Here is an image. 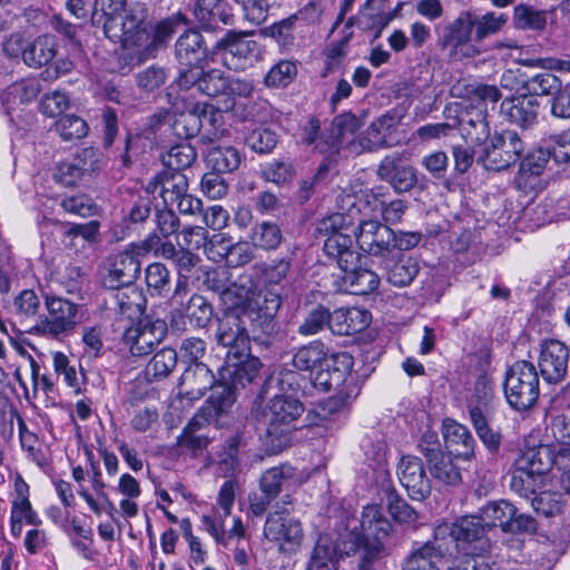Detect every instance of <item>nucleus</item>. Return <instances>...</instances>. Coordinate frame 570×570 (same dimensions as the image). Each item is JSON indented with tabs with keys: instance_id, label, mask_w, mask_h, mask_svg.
I'll return each mask as SVG.
<instances>
[{
	"instance_id": "3",
	"label": "nucleus",
	"mask_w": 570,
	"mask_h": 570,
	"mask_svg": "<svg viewBox=\"0 0 570 570\" xmlns=\"http://www.w3.org/2000/svg\"><path fill=\"white\" fill-rule=\"evenodd\" d=\"M159 243V236L150 235L140 244H130L124 252L109 256L101 274L102 285L109 289L131 286L140 274L139 255L156 249Z\"/></svg>"
},
{
	"instance_id": "45",
	"label": "nucleus",
	"mask_w": 570,
	"mask_h": 570,
	"mask_svg": "<svg viewBox=\"0 0 570 570\" xmlns=\"http://www.w3.org/2000/svg\"><path fill=\"white\" fill-rule=\"evenodd\" d=\"M517 508L505 500L491 502L481 510V518L485 527H500L504 532L511 527V520Z\"/></svg>"
},
{
	"instance_id": "27",
	"label": "nucleus",
	"mask_w": 570,
	"mask_h": 570,
	"mask_svg": "<svg viewBox=\"0 0 570 570\" xmlns=\"http://www.w3.org/2000/svg\"><path fill=\"white\" fill-rule=\"evenodd\" d=\"M303 473H298L289 464H281L264 471L259 478V491L268 493L275 499L285 488L298 487L305 482Z\"/></svg>"
},
{
	"instance_id": "42",
	"label": "nucleus",
	"mask_w": 570,
	"mask_h": 570,
	"mask_svg": "<svg viewBox=\"0 0 570 570\" xmlns=\"http://www.w3.org/2000/svg\"><path fill=\"white\" fill-rule=\"evenodd\" d=\"M320 14V7L314 2H309L295 14L272 24L269 29L263 30L262 36H285V33L293 30V26L296 22L314 23L318 20Z\"/></svg>"
},
{
	"instance_id": "46",
	"label": "nucleus",
	"mask_w": 570,
	"mask_h": 570,
	"mask_svg": "<svg viewBox=\"0 0 570 570\" xmlns=\"http://www.w3.org/2000/svg\"><path fill=\"white\" fill-rule=\"evenodd\" d=\"M40 92V83L36 79H22L10 85L2 94L1 101L8 108L18 104L35 100Z\"/></svg>"
},
{
	"instance_id": "44",
	"label": "nucleus",
	"mask_w": 570,
	"mask_h": 570,
	"mask_svg": "<svg viewBox=\"0 0 570 570\" xmlns=\"http://www.w3.org/2000/svg\"><path fill=\"white\" fill-rule=\"evenodd\" d=\"M549 12L533 6L520 3L513 10V23L519 30L542 31L548 23Z\"/></svg>"
},
{
	"instance_id": "49",
	"label": "nucleus",
	"mask_w": 570,
	"mask_h": 570,
	"mask_svg": "<svg viewBox=\"0 0 570 570\" xmlns=\"http://www.w3.org/2000/svg\"><path fill=\"white\" fill-rule=\"evenodd\" d=\"M196 159L194 147L187 142L177 144L161 154V161L166 170L181 171L189 167Z\"/></svg>"
},
{
	"instance_id": "64",
	"label": "nucleus",
	"mask_w": 570,
	"mask_h": 570,
	"mask_svg": "<svg viewBox=\"0 0 570 570\" xmlns=\"http://www.w3.org/2000/svg\"><path fill=\"white\" fill-rule=\"evenodd\" d=\"M335 552L331 544L318 541L314 548L308 570H336Z\"/></svg>"
},
{
	"instance_id": "19",
	"label": "nucleus",
	"mask_w": 570,
	"mask_h": 570,
	"mask_svg": "<svg viewBox=\"0 0 570 570\" xmlns=\"http://www.w3.org/2000/svg\"><path fill=\"white\" fill-rule=\"evenodd\" d=\"M360 248L372 255L385 257L393 250L394 232L377 220H363L355 230Z\"/></svg>"
},
{
	"instance_id": "36",
	"label": "nucleus",
	"mask_w": 570,
	"mask_h": 570,
	"mask_svg": "<svg viewBox=\"0 0 570 570\" xmlns=\"http://www.w3.org/2000/svg\"><path fill=\"white\" fill-rule=\"evenodd\" d=\"M360 128V121L353 114H343L335 117L330 134L331 140H326V147L322 144L317 145L320 153L333 156L338 153L341 144L346 139L347 135H354Z\"/></svg>"
},
{
	"instance_id": "11",
	"label": "nucleus",
	"mask_w": 570,
	"mask_h": 570,
	"mask_svg": "<svg viewBox=\"0 0 570 570\" xmlns=\"http://www.w3.org/2000/svg\"><path fill=\"white\" fill-rule=\"evenodd\" d=\"M523 149L520 136L513 130H505L494 135L484 146L480 161L488 170H504L520 159Z\"/></svg>"
},
{
	"instance_id": "58",
	"label": "nucleus",
	"mask_w": 570,
	"mask_h": 570,
	"mask_svg": "<svg viewBox=\"0 0 570 570\" xmlns=\"http://www.w3.org/2000/svg\"><path fill=\"white\" fill-rule=\"evenodd\" d=\"M297 75L295 62L289 60H281L273 66L265 76V83L268 87H286Z\"/></svg>"
},
{
	"instance_id": "7",
	"label": "nucleus",
	"mask_w": 570,
	"mask_h": 570,
	"mask_svg": "<svg viewBox=\"0 0 570 570\" xmlns=\"http://www.w3.org/2000/svg\"><path fill=\"white\" fill-rule=\"evenodd\" d=\"M504 395L511 407L522 411L531 407L539 397V376L528 361L515 362L507 372Z\"/></svg>"
},
{
	"instance_id": "54",
	"label": "nucleus",
	"mask_w": 570,
	"mask_h": 570,
	"mask_svg": "<svg viewBox=\"0 0 570 570\" xmlns=\"http://www.w3.org/2000/svg\"><path fill=\"white\" fill-rule=\"evenodd\" d=\"M183 312L194 326L200 328L207 325L213 315L210 304L207 303L205 297L197 294L188 299L187 304L183 307Z\"/></svg>"
},
{
	"instance_id": "26",
	"label": "nucleus",
	"mask_w": 570,
	"mask_h": 570,
	"mask_svg": "<svg viewBox=\"0 0 570 570\" xmlns=\"http://www.w3.org/2000/svg\"><path fill=\"white\" fill-rule=\"evenodd\" d=\"M451 558L444 549L439 548L435 537L420 548L413 550L403 566V570H449Z\"/></svg>"
},
{
	"instance_id": "8",
	"label": "nucleus",
	"mask_w": 570,
	"mask_h": 570,
	"mask_svg": "<svg viewBox=\"0 0 570 570\" xmlns=\"http://www.w3.org/2000/svg\"><path fill=\"white\" fill-rule=\"evenodd\" d=\"M303 412V404L292 394L274 393L271 396L265 419L267 421L266 434L273 446L281 448L287 443V434L292 424Z\"/></svg>"
},
{
	"instance_id": "28",
	"label": "nucleus",
	"mask_w": 570,
	"mask_h": 570,
	"mask_svg": "<svg viewBox=\"0 0 570 570\" xmlns=\"http://www.w3.org/2000/svg\"><path fill=\"white\" fill-rule=\"evenodd\" d=\"M215 376L204 363L188 366L180 377L179 393L188 400H198L209 389H216Z\"/></svg>"
},
{
	"instance_id": "6",
	"label": "nucleus",
	"mask_w": 570,
	"mask_h": 570,
	"mask_svg": "<svg viewBox=\"0 0 570 570\" xmlns=\"http://www.w3.org/2000/svg\"><path fill=\"white\" fill-rule=\"evenodd\" d=\"M353 357L346 352L333 353L327 362L320 366L313 384L315 387L327 392L345 394L347 399H355L360 393V386L352 375Z\"/></svg>"
},
{
	"instance_id": "21",
	"label": "nucleus",
	"mask_w": 570,
	"mask_h": 570,
	"mask_svg": "<svg viewBox=\"0 0 570 570\" xmlns=\"http://www.w3.org/2000/svg\"><path fill=\"white\" fill-rule=\"evenodd\" d=\"M261 367L262 362L259 358L252 356L250 353L245 357H234L233 360L226 357L225 365L219 371L222 383L217 384L215 390L226 386L234 396L233 389L244 387L246 384L252 383L259 373Z\"/></svg>"
},
{
	"instance_id": "9",
	"label": "nucleus",
	"mask_w": 570,
	"mask_h": 570,
	"mask_svg": "<svg viewBox=\"0 0 570 570\" xmlns=\"http://www.w3.org/2000/svg\"><path fill=\"white\" fill-rule=\"evenodd\" d=\"M217 343L227 348L226 357H245L250 352V338L246 327V313L239 307L226 308L218 318Z\"/></svg>"
},
{
	"instance_id": "16",
	"label": "nucleus",
	"mask_w": 570,
	"mask_h": 570,
	"mask_svg": "<svg viewBox=\"0 0 570 570\" xmlns=\"http://www.w3.org/2000/svg\"><path fill=\"white\" fill-rule=\"evenodd\" d=\"M376 175L397 194L410 191L417 183L416 169L400 153L386 155L380 161Z\"/></svg>"
},
{
	"instance_id": "18",
	"label": "nucleus",
	"mask_w": 570,
	"mask_h": 570,
	"mask_svg": "<svg viewBox=\"0 0 570 570\" xmlns=\"http://www.w3.org/2000/svg\"><path fill=\"white\" fill-rule=\"evenodd\" d=\"M451 96L466 101V111L488 115L489 107L494 108L501 99V91L494 85L459 80L451 87Z\"/></svg>"
},
{
	"instance_id": "2",
	"label": "nucleus",
	"mask_w": 570,
	"mask_h": 570,
	"mask_svg": "<svg viewBox=\"0 0 570 570\" xmlns=\"http://www.w3.org/2000/svg\"><path fill=\"white\" fill-rule=\"evenodd\" d=\"M227 4L224 0H197L194 14L199 23L200 31L218 32V22L225 26H232L234 16L226 11ZM188 32L198 33L199 30L188 28V20L185 14L178 12L169 18L158 21L155 26L154 36H171L180 33L186 36Z\"/></svg>"
},
{
	"instance_id": "57",
	"label": "nucleus",
	"mask_w": 570,
	"mask_h": 570,
	"mask_svg": "<svg viewBox=\"0 0 570 570\" xmlns=\"http://www.w3.org/2000/svg\"><path fill=\"white\" fill-rule=\"evenodd\" d=\"M227 78L220 70L213 69L208 72L200 71L197 89L208 97H225Z\"/></svg>"
},
{
	"instance_id": "15",
	"label": "nucleus",
	"mask_w": 570,
	"mask_h": 570,
	"mask_svg": "<svg viewBox=\"0 0 570 570\" xmlns=\"http://www.w3.org/2000/svg\"><path fill=\"white\" fill-rule=\"evenodd\" d=\"M264 535L267 540L277 543L279 550L295 551L302 543L304 532L298 520L276 510L266 518Z\"/></svg>"
},
{
	"instance_id": "14",
	"label": "nucleus",
	"mask_w": 570,
	"mask_h": 570,
	"mask_svg": "<svg viewBox=\"0 0 570 570\" xmlns=\"http://www.w3.org/2000/svg\"><path fill=\"white\" fill-rule=\"evenodd\" d=\"M550 157L560 164L570 161V128L551 135L547 149L540 148L528 154L520 164V171L523 175L538 176L546 168Z\"/></svg>"
},
{
	"instance_id": "48",
	"label": "nucleus",
	"mask_w": 570,
	"mask_h": 570,
	"mask_svg": "<svg viewBox=\"0 0 570 570\" xmlns=\"http://www.w3.org/2000/svg\"><path fill=\"white\" fill-rule=\"evenodd\" d=\"M242 161L239 151L234 147H214L207 154V163L215 173H232Z\"/></svg>"
},
{
	"instance_id": "23",
	"label": "nucleus",
	"mask_w": 570,
	"mask_h": 570,
	"mask_svg": "<svg viewBox=\"0 0 570 570\" xmlns=\"http://www.w3.org/2000/svg\"><path fill=\"white\" fill-rule=\"evenodd\" d=\"M234 402L235 397L226 386L214 390L206 404L198 410L184 430L202 433L210 422L224 414Z\"/></svg>"
},
{
	"instance_id": "31",
	"label": "nucleus",
	"mask_w": 570,
	"mask_h": 570,
	"mask_svg": "<svg viewBox=\"0 0 570 570\" xmlns=\"http://www.w3.org/2000/svg\"><path fill=\"white\" fill-rule=\"evenodd\" d=\"M187 189L188 180L181 171L164 170L147 185V193L158 191L166 207L174 205Z\"/></svg>"
},
{
	"instance_id": "22",
	"label": "nucleus",
	"mask_w": 570,
	"mask_h": 570,
	"mask_svg": "<svg viewBox=\"0 0 570 570\" xmlns=\"http://www.w3.org/2000/svg\"><path fill=\"white\" fill-rule=\"evenodd\" d=\"M361 254L357 252V258L353 263L335 261L343 275L338 288L353 295H366L374 292L380 284V277L367 268L360 267Z\"/></svg>"
},
{
	"instance_id": "51",
	"label": "nucleus",
	"mask_w": 570,
	"mask_h": 570,
	"mask_svg": "<svg viewBox=\"0 0 570 570\" xmlns=\"http://www.w3.org/2000/svg\"><path fill=\"white\" fill-rule=\"evenodd\" d=\"M465 117L466 119H463V130L466 139L478 145L487 142L491 132L488 115L466 111Z\"/></svg>"
},
{
	"instance_id": "55",
	"label": "nucleus",
	"mask_w": 570,
	"mask_h": 570,
	"mask_svg": "<svg viewBox=\"0 0 570 570\" xmlns=\"http://www.w3.org/2000/svg\"><path fill=\"white\" fill-rule=\"evenodd\" d=\"M332 313L324 307L317 306L313 308L303 323L298 326L297 332L303 336L315 335L321 332L325 326L331 328Z\"/></svg>"
},
{
	"instance_id": "20",
	"label": "nucleus",
	"mask_w": 570,
	"mask_h": 570,
	"mask_svg": "<svg viewBox=\"0 0 570 570\" xmlns=\"http://www.w3.org/2000/svg\"><path fill=\"white\" fill-rule=\"evenodd\" d=\"M397 476L412 500L422 501L431 494V481L420 458L402 456L397 464Z\"/></svg>"
},
{
	"instance_id": "43",
	"label": "nucleus",
	"mask_w": 570,
	"mask_h": 570,
	"mask_svg": "<svg viewBox=\"0 0 570 570\" xmlns=\"http://www.w3.org/2000/svg\"><path fill=\"white\" fill-rule=\"evenodd\" d=\"M114 294V308L122 316L131 320L142 314L146 299L140 291L135 287H124Z\"/></svg>"
},
{
	"instance_id": "62",
	"label": "nucleus",
	"mask_w": 570,
	"mask_h": 570,
	"mask_svg": "<svg viewBox=\"0 0 570 570\" xmlns=\"http://www.w3.org/2000/svg\"><path fill=\"white\" fill-rule=\"evenodd\" d=\"M246 144L258 154H268L277 145V136L271 129L256 128L247 135Z\"/></svg>"
},
{
	"instance_id": "13",
	"label": "nucleus",
	"mask_w": 570,
	"mask_h": 570,
	"mask_svg": "<svg viewBox=\"0 0 570 570\" xmlns=\"http://www.w3.org/2000/svg\"><path fill=\"white\" fill-rule=\"evenodd\" d=\"M246 283H250L248 276H240L238 282H232L230 272L226 266H218L207 271L204 275L205 286L219 294V299L224 307H238L250 292L246 287Z\"/></svg>"
},
{
	"instance_id": "47",
	"label": "nucleus",
	"mask_w": 570,
	"mask_h": 570,
	"mask_svg": "<svg viewBox=\"0 0 570 570\" xmlns=\"http://www.w3.org/2000/svg\"><path fill=\"white\" fill-rule=\"evenodd\" d=\"M354 399H347L345 394L336 393L326 400L315 404L312 414L316 424L335 421Z\"/></svg>"
},
{
	"instance_id": "24",
	"label": "nucleus",
	"mask_w": 570,
	"mask_h": 570,
	"mask_svg": "<svg viewBox=\"0 0 570 570\" xmlns=\"http://www.w3.org/2000/svg\"><path fill=\"white\" fill-rule=\"evenodd\" d=\"M569 351L557 340L546 341L542 345L539 366L541 374L549 383L561 381L568 367Z\"/></svg>"
},
{
	"instance_id": "30",
	"label": "nucleus",
	"mask_w": 570,
	"mask_h": 570,
	"mask_svg": "<svg viewBox=\"0 0 570 570\" xmlns=\"http://www.w3.org/2000/svg\"><path fill=\"white\" fill-rule=\"evenodd\" d=\"M22 38H8L3 43V50L9 52L12 45H18L22 48V59L29 66L39 68L50 62L55 55V45L50 38H35L31 42L22 41Z\"/></svg>"
},
{
	"instance_id": "29",
	"label": "nucleus",
	"mask_w": 570,
	"mask_h": 570,
	"mask_svg": "<svg viewBox=\"0 0 570 570\" xmlns=\"http://www.w3.org/2000/svg\"><path fill=\"white\" fill-rule=\"evenodd\" d=\"M539 102L533 96L520 95L501 102L500 112L510 122L521 127L531 126L538 116Z\"/></svg>"
},
{
	"instance_id": "33",
	"label": "nucleus",
	"mask_w": 570,
	"mask_h": 570,
	"mask_svg": "<svg viewBox=\"0 0 570 570\" xmlns=\"http://www.w3.org/2000/svg\"><path fill=\"white\" fill-rule=\"evenodd\" d=\"M469 413L471 423L484 446L489 452L497 453L501 445V434L489 425L491 410L488 403L470 405Z\"/></svg>"
},
{
	"instance_id": "32",
	"label": "nucleus",
	"mask_w": 570,
	"mask_h": 570,
	"mask_svg": "<svg viewBox=\"0 0 570 570\" xmlns=\"http://www.w3.org/2000/svg\"><path fill=\"white\" fill-rule=\"evenodd\" d=\"M371 320V313L364 308H337L332 313L331 331L336 335H352L365 330Z\"/></svg>"
},
{
	"instance_id": "59",
	"label": "nucleus",
	"mask_w": 570,
	"mask_h": 570,
	"mask_svg": "<svg viewBox=\"0 0 570 570\" xmlns=\"http://www.w3.org/2000/svg\"><path fill=\"white\" fill-rule=\"evenodd\" d=\"M282 233L276 224L263 222L252 233V243L254 246L273 249L279 245Z\"/></svg>"
},
{
	"instance_id": "38",
	"label": "nucleus",
	"mask_w": 570,
	"mask_h": 570,
	"mask_svg": "<svg viewBox=\"0 0 570 570\" xmlns=\"http://www.w3.org/2000/svg\"><path fill=\"white\" fill-rule=\"evenodd\" d=\"M330 355L321 341H313L299 347L293 355V366L298 371H312L323 366Z\"/></svg>"
},
{
	"instance_id": "4",
	"label": "nucleus",
	"mask_w": 570,
	"mask_h": 570,
	"mask_svg": "<svg viewBox=\"0 0 570 570\" xmlns=\"http://www.w3.org/2000/svg\"><path fill=\"white\" fill-rule=\"evenodd\" d=\"M45 305L48 314L33 325L31 333L56 338L69 335L82 322V307L70 299L46 296Z\"/></svg>"
},
{
	"instance_id": "40",
	"label": "nucleus",
	"mask_w": 570,
	"mask_h": 570,
	"mask_svg": "<svg viewBox=\"0 0 570 570\" xmlns=\"http://www.w3.org/2000/svg\"><path fill=\"white\" fill-rule=\"evenodd\" d=\"M429 460L432 463L430 471L438 481L446 485H458L461 480L460 468L454 463L450 454H444L431 450Z\"/></svg>"
},
{
	"instance_id": "60",
	"label": "nucleus",
	"mask_w": 570,
	"mask_h": 570,
	"mask_svg": "<svg viewBox=\"0 0 570 570\" xmlns=\"http://www.w3.org/2000/svg\"><path fill=\"white\" fill-rule=\"evenodd\" d=\"M145 278L148 291L153 295H160L168 289L170 274L167 267L161 263H153L145 271Z\"/></svg>"
},
{
	"instance_id": "10",
	"label": "nucleus",
	"mask_w": 570,
	"mask_h": 570,
	"mask_svg": "<svg viewBox=\"0 0 570 570\" xmlns=\"http://www.w3.org/2000/svg\"><path fill=\"white\" fill-rule=\"evenodd\" d=\"M392 524L384 517L382 508L377 504L364 507L361 514V533H352L353 546L356 551H364L367 558H379L383 550L382 541L387 538Z\"/></svg>"
},
{
	"instance_id": "12",
	"label": "nucleus",
	"mask_w": 570,
	"mask_h": 570,
	"mask_svg": "<svg viewBox=\"0 0 570 570\" xmlns=\"http://www.w3.org/2000/svg\"><path fill=\"white\" fill-rule=\"evenodd\" d=\"M345 216L340 213L323 218L317 226V232L326 236L323 250L334 261L353 263L357 258V250L353 247L352 237L343 233Z\"/></svg>"
},
{
	"instance_id": "39",
	"label": "nucleus",
	"mask_w": 570,
	"mask_h": 570,
	"mask_svg": "<svg viewBox=\"0 0 570 570\" xmlns=\"http://www.w3.org/2000/svg\"><path fill=\"white\" fill-rule=\"evenodd\" d=\"M175 50L180 65L186 67H200L209 57V50L202 38H178Z\"/></svg>"
},
{
	"instance_id": "52",
	"label": "nucleus",
	"mask_w": 570,
	"mask_h": 570,
	"mask_svg": "<svg viewBox=\"0 0 570 570\" xmlns=\"http://www.w3.org/2000/svg\"><path fill=\"white\" fill-rule=\"evenodd\" d=\"M198 112L195 104L190 109L175 114L171 126L177 136L191 138L202 131Z\"/></svg>"
},
{
	"instance_id": "34",
	"label": "nucleus",
	"mask_w": 570,
	"mask_h": 570,
	"mask_svg": "<svg viewBox=\"0 0 570 570\" xmlns=\"http://www.w3.org/2000/svg\"><path fill=\"white\" fill-rule=\"evenodd\" d=\"M142 38H120V66L119 69L130 65L141 63L155 56L156 50L164 45V38H153L146 45L141 42Z\"/></svg>"
},
{
	"instance_id": "17",
	"label": "nucleus",
	"mask_w": 570,
	"mask_h": 570,
	"mask_svg": "<svg viewBox=\"0 0 570 570\" xmlns=\"http://www.w3.org/2000/svg\"><path fill=\"white\" fill-rule=\"evenodd\" d=\"M166 334L167 324L165 321H140L138 324L128 327L122 338L134 356H144L151 353L165 338Z\"/></svg>"
},
{
	"instance_id": "50",
	"label": "nucleus",
	"mask_w": 570,
	"mask_h": 570,
	"mask_svg": "<svg viewBox=\"0 0 570 570\" xmlns=\"http://www.w3.org/2000/svg\"><path fill=\"white\" fill-rule=\"evenodd\" d=\"M301 376L298 373L282 368L277 373L271 375L265 382V392L273 396L277 394H292L299 389Z\"/></svg>"
},
{
	"instance_id": "53",
	"label": "nucleus",
	"mask_w": 570,
	"mask_h": 570,
	"mask_svg": "<svg viewBox=\"0 0 570 570\" xmlns=\"http://www.w3.org/2000/svg\"><path fill=\"white\" fill-rule=\"evenodd\" d=\"M177 363V353L173 348H163L157 352L147 365V375L153 380H160L170 374Z\"/></svg>"
},
{
	"instance_id": "1",
	"label": "nucleus",
	"mask_w": 570,
	"mask_h": 570,
	"mask_svg": "<svg viewBox=\"0 0 570 570\" xmlns=\"http://www.w3.org/2000/svg\"><path fill=\"white\" fill-rule=\"evenodd\" d=\"M485 528L481 515L463 517L436 527V543L454 563V568L449 570H499L494 562L481 556L489 548L484 539Z\"/></svg>"
},
{
	"instance_id": "25",
	"label": "nucleus",
	"mask_w": 570,
	"mask_h": 570,
	"mask_svg": "<svg viewBox=\"0 0 570 570\" xmlns=\"http://www.w3.org/2000/svg\"><path fill=\"white\" fill-rule=\"evenodd\" d=\"M217 47L224 65L234 70L252 66L254 57L258 55L256 43L247 38H223Z\"/></svg>"
},
{
	"instance_id": "56",
	"label": "nucleus",
	"mask_w": 570,
	"mask_h": 570,
	"mask_svg": "<svg viewBox=\"0 0 570 570\" xmlns=\"http://www.w3.org/2000/svg\"><path fill=\"white\" fill-rule=\"evenodd\" d=\"M549 429L554 440L560 444L559 454L570 456V416L566 413L553 415Z\"/></svg>"
},
{
	"instance_id": "41",
	"label": "nucleus",
	"mask_w": 570,
	"mask_h": 570,
	"mask_svg": "<svg viewBox=\"0 0 570 570\" xmlns=\"http://www.w3.org/2000/svg\"><path fill=\"white\" fill-rule=\"evenodd\" d=\"M443 435L450 446L462 448L455 451L463 460H470L473 456L475 440L466 426L452 420L445 421Z\"/></svg>"
},
{
	"instance_id": "35",
	"label": "nucleus",
	"mask_w": 570,
	"mask_h": 570,
	"mask_svg": "<svg viewBox=\"0 0 570 570\" xmlns=\"http://www.w3.org/2000/svg\"><path fill=\"white\" fill-rule=\"evenodd\" d=\"M387 281L399 287L410 285L419 273L415 258L397 253L392 259L385 262Z\"/></svg>"
},
{
	"instance_id": "37",
	"label": "nucleus",
	"mask_w": 570,
	"mask_h": 570,
	"mask_svg": "<svg viewBox=\"0 0 570 570\" xmlns=\"http://www.w3.org/2000/svg\"><path fill=\"white\" fill-rule=\"evenodd\" d=\"M246 287L250 288L248 297L238 306L242 311L248 305L252 308H256L261 315L265 318H272L281 307V294L275 288L263 287L257 292L253 289L252 284Z\"/></svg>"
},
{
	"instance_id": "61",
	"label": "nucleus",
	"mask_w": 570,
	"mask_h": 570,
	"mask_svg": "<svg viewBox=\"0 0 570 570\" xmlns=\"http://www.w3.org/2000/svg\"><path fill=\"white\" fill-rule=\"evenodd\" d=\"M88 129L86 120L76 115H66L56 122V130L65 140L83 138Z\"/></svg>"
},
{
	"instance_id": "5",
	"label": "nucleus",
	"mask_w": 570,
	"mask_h": 570,
	"mask_svg": "<svg viewBox=\"0 0 570 570\" xmlns=\"http://www.w3.org/2000/svg\"><path fill=\"white\" fill-rule=\"evenodd\" d=\"M556 460L554 449L549 444H535L525 440L523 448L515 460V471L512 475L511 487L518 491L533 488L534 475H542L550 471Z\"/></svg>"
},
{
	"instance_id": "63",
	"label": "nucleus",
	"mask_w": 570,
	"mask_h": 570,
	"mask_svg": "<svg viewBox=\"0 0 570 570\" xmlns=\"http://www.w3.org/2000/svg\"><path fill=\"white\" fill-rule=\"evenodd\" d=\"M12 308L16 315L21 318H30L38 314L40 299L32 289H23L16 296Z\"/></svg>"
}]
</instances>
